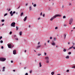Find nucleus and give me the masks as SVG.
Segmentation results:
<instances>
[{"label": "nucleus", "instance_id": "51", "mask_svg": "<svg viewBox=\"0 0 75 75\" xmlns=\"http://www.w3.org/2000/svg\"><path fill=\"white\" fill-rule=\"evenodd\" d=\"M16 40H18V38H16Z\"/></svg>", "mask_w": 75, "mask_h": 75}, {"label": "nucleus", "instance_id": "53", "mask_svg": "<svg viewBox=\"0 0 75 75\" xmlns=\"http://www.w3.org/2000/svg\"><path fill=\"white\" fill-rule=\"evenodd\" d=\"M26 67H25V68H24V69H26Z\"/></svg>", "mask_w": 75, "mask_h": 75}, {"label": "nucleus", "instance_id": "14", "mask_svg": "<svg viewBox=\"0 0 75 75\" xmlns=\"http://www.w3.org/2000/svg\"><path fill=\"white\" fill-rule=\"evenodd\" d=\"M66 36V34H64V36L65 37L64 38H65Z\"/></svg>", "mask_w": 75, "mask_h": 75}, {"label": "nucleus", "instance_id": "58", "mask_svg": "<svg viewBox=\"0 0 75 75\" xmlns=\"http://www.w3.org/2000/svg\"><path fill=\"white\" fill-rule=\"evenodd\" d=\"M73 45H75V43H73Z\"/></svg>", "mask_w": 75, "mask_h": 75}, {"label": "nucleus", "instance_id": "24", "mask_svg": "<svg viewBox=\"0 0 75 75\" xmlns=\"http://www.w3.org/2000/svg\"><path fill=\"white\" fill-rule=\"evenodd\" d=\"M5 20L4 19H3L2 20H1V22H4Z\"/></svg>", "mask_w": 75, "mask_h": 75}, {"label": "nucleus", "instance_id": "38", "mask_svg": "<svg viewBox=\"0 0 75 75\" xmlns=\"http://www.w3.org/2000/svg\"><path fill=\"white\" fill-rule=\"evenodd\" d=\"M50 40L52 39V37H50Z\"/></svg>", "mask_w": 75, "mask_h": 75}, {"label": "nucleus", "instance_id": "62", "mask_svg": "<svg viewBox=\"0 0 75 75\" xmlns=\"http://www.w3.org/2000/svg\"><path fill=\"white\" fill-rule=\"evenodd\" d=\"M73 28L75 29V27H74V28Z\"/></svg>", "mask_w": 75, "mask_h": 75}, {"label": "nucleus", "instance_id": "35", "mask_svg": "<svg viewBox=\"0 0 75 75\" xmlns=\"http://www.w3.org/2000/svg\"><path fill=\"white\" fill-rule=\"evenodd\" d=\"M2 38V36H0V39H1Z\"/></svg>", "mask_w": 75, "mask_h": 75}, {"label": "nucleus", "instance_id": "16", "mask_svg": "<svg viewBox=\"0 0 75 75\" xmlns=\"http://www.w3.org/2000/svg\"><path fill=\"white\" fill-rule=\"evenodd\" d=\"M40 46H38L36 47V48H37V49H38V48H39Z\"/></svg>", "mask_w": 75, "mask_h": 75}, {"label": "nucleus", "instance_id": "21", "mask_svg": "<svg viewBox=\"0 0 75 75\" xmlns=\"http://www.w3.org/2000/svg\"><path fill=\"white\" fill-rule=\"evenodd\" d=\"M22 34V32H20V35H21Z\"/></svg>", "mask_w": 75, "mask_h": 75}, {"label": "nucleus", "instance_id": "36", "mask_svg": "<svg viewBox=\"0 0 75 75\" xmlns=\"http://www.w3.org/2000/svg\"><path fill=\"white\" fill-rule=\"evenodd\" d=\"M1 49H4V47H3V46H1Z\"/></svg>", "mask_w": 75, "mask_h": 75}, {"label": "nucleus", "instance_id": "45", "mask_svg": "<svg viewBox=\"0 0 75 75\" xmlns=\"http://www.w3.org/2000/svg\"><path fill=\"white\" fill-rule=\"evenodd\" d=\"M11 63H13V61H11Z\"/></svg>", "mask_w": 75, "mask_h": 75}, {"label": "nucleus", "instance_id": "52", "mask_svg": "<svg viewBox=\"0 0 75 75\" xmlns=\"http://www.w3.org/2000/svg\"><path fill=\"white\" fill-rule=\"evenodd\" d=\"M4 25V24H2V26H3V25Z\"/></svg>", "mask_w": 75, "mask_h": 75}, {"label": "nucleus", "instance_id": "11", "mask_svg": "<svg viewBox=\"0 0 75 75\" xmlns=\"http://www.w3.org/2000/svg\"><path fill=\"white\" fill-rule=\"evenodd\" d=\"M5 67H3V71H5Z\"/></svg>", "mask_w": 75, "mask_h": 75}, {"label": "nucleus", "instance_id": "29", "mask_svg": "<svg viewBox=\"0 0 75 75\" xmlns=\"http://www.w3.org/2000/svg\"><path fill=\"white\" fill-rule=\"evenodd\" d=\"M15 13H16V11H13V14H15Z\"/></svg>", "mask_w": 75, "mask_h": 75}, {"label": "nucleus", "instance_id": "46", "mask_svg": "<svg viewBox=\"0 0 75 75\" xmlns=\"http://www.w3.org/2000/svg\"><path fill=\"white\" fill-rule=\"evenodd\" d=\"M43 17H45V14H44L43 15Z\"/></svg>", "mask_w": 75, "mask_h": 75}, {"label": "nucleus", "instance_id": "48", "mask_svg": "<svg viewBox=\"0 0 75 75\" xmlns=\"http://www.w3.org/2000/svg\"><path fill=\"white\" fill-rule=\"evenodd\" d=\"M27 5H28V4H26L25 6H27Z\"/></svg>", "mask_w": 75, "mask_h": 75}, {"label": "nucleus", "instance_id": "55", "mask_svg": "<svg viewBox=\"0 0 75 75\" xmlns=\"http://www.w3.org/2000/svg\"><path fill=\"white\" fill-rule=\"evenodd\" d=\"M46 42H45V45H46Z\"/></svg>", "mask_w": 75, "mask_h": 75}, {"label": "nucleus", "instance_id": "49", "mask_svg": "<svg viewBox=\"0 0 75 75\" xmlns=\"http://www.w3.org/2000/svg\"><path fill=\"white\" fill-rule=\"evenodd\" d=\"M74 46V45H73L71 47H72L73 48V47H73Z\"/></svg>", "mask_w": 75, "mask_h": 75}, {"label": "nucleus", "instance_id": "10", "mask_svg": "<svg viewBox=\"0 0 75 75\" xmlns=\"http://www.w3.org/2000/svg\"><path fill=\"white\" fill-rule=\"evenodd\" d=\"M72 21H73V19H70L69 21L70 23H71Z\"/></svg>", "mask_w": 75, "mask_h": 75}, {"label": "nucleus", "instance_id": "59", "mask_svg": "<svg viewBox=\"0 0 75 75\" xmlns=\"http://www.w3.org/2000/svg\"><path fill=\"white\" fill-rule=\"evenodd\" d=\"M68 44H69L70 42H68Z\"/></svg>", "mask_w": 75, "mask_h": 75}, {"label": "nucleus", "instance_id": "50", "mask_svg": "<svg viewBox=\"0 0 75 75\" xmlns=\"http://www.w3.org/2000/svg\"><path fill=\"white\" fill-rule=\"evenodd\" d=\"M67 25H64V26H66Z\"/></svg>", "mask_w": 75, "mask_h": 75}, {"label": "nucleus", "instance_id": "54", "mask_svg": "<svg viewBox=\"0 0 75 75\" xmlns=\"http://www.w3.org/2000/svg\"><path fill=\"white\" fill-rule=\"evenodd\" d=\"M73 49H75V47H73Z\"/></svg>", "mask_w": 75, "mask_h": 75}, {"label": "nucleus", "instance_id": "41", "mask_svg": "<svg viewBox=\"0 0 75 75\" xmlns=\"http://www.w3.org/2000/svg\"><path fill=\"white\" fill-rule=\"evenodd\" d=\"M68 54H71V52H69L68 53Z\"/></svg>", "mask_w": 75, "mask_h": 75}, {"label": "nucleus", "instance_id": "7", "mask_svg": "<svg viewBox=\"0 0 75 75\" xmlns=\"http://www.w3.org/2000/svg\"><path fill=\"white\" fill-rule=\"evenodd\" d=\"M52 42V45H53L54 46L55 45V43L54 42V41H53Z\"/></svg>", "mask_w": 75, "mask_h": 75}, {"label": "nucleus", "instance_id": "17", "mask_svg": "<svg viewBox=\"0 0 75 75\" xmlns=\"http://www.w3.org/2000/svg\"><path fill=\"white\" fill-rule=\"evenodd\" d=\"M66 58H67H67H69V56H66Z\"/></svg>", "mask_w": 75, "mask_h": 75}, {"label": "nucleus", "instance_id": "64", "mask_svg": "<svg viewBox=\"0 0 75 75\" xmlns=\"http://www.w3.org/2000/svg\"><path fill=\"white\" fill-rule=\"evenodd\" d=\"M57 75H60V74H57Z\"/></svg>", "mask_w": 75, "mask_h": 75}, {"label": "nucleus", "instance_id": "25", "mask_svg": "<svg viewBox=\"0 0 75 75\" xmlns=\"http://www.w3.org/2000/svg\"><path fill=\"white\" fill-rule=\"evenodd\" d=\"M63 18H66V16H63Z\"/></svg>", "mask_w": 75, "mask_h": 75}, {"label": "nucleus", "instance_id": "43", "mask_svg": "<svg viewBox=\"0 0 75 75\" xmlns=\"http://www.w3.org/2000/svg\"><path fill=\"white\" fill-rule=\"evenodd\" d=\"M38 56H40L41 55V54H38Z\"/></svg>", "mask_w": 75, "mask_h": 75}, {"label": "nucleus", "instance_id": "13", "mask_svg": "<svg viewBox=\"0 0 75 75\" xmlns=\"http://www.w3.org/2000/svg\"><path fill=\"white\" fill-rule=\"evenodd\" d=\"M39 65H40V67H42V65H41V63L40 62V63H39Z\"/></svg>", "mask_w": 75, "mask_h": 75}, {"label": "nucleus", "instance_id": "23", "mask_svg": "<svg viewBox=\"0 0 75 75\" xmlns=\"http://www.w3.org/2000/svg\"><path fill=\"white\" fill-rule=\"evenodd\" d=\"M29 10H31V6H30L29 7Z\"/></svg>", "mask_w": 75, "mask_h": 75}, {"label": "nucleus", "instance_id": "19", "mask_svg": "<svg viewBox=\"0 0 75 75\" xmlns=\"http://www.w3.org/2000/svg\"><path fill=\"white\" fill-rule=\"evenodd\" d=\"M46 62L47 63H49V61H48V60H46Z\"/></svg>", "mask_w": 75, "mask_h": 75}, {"label": "nucleus", "instance_id": "26", "mask_svg": "<svg viewBox=\"0 0 75 75\" xmlns=\"http://www.w3.org/2000/svg\"><path fill=\"white\" fill-rule=\"evenodd\" d=\"M3 40H1L0 41V43H3Z\"/></svg>", "mask_w": 75, "mask_h": 75}, {"label": "nucleus", "instance_id": "18", "mask_svg": "<svg viewBox=\"0 0 75 75\" xmlns=\"http://www.w3.org/2000/svg\"><path fill=\"white\" fill-rule=\"evenodd\" d=\"M23 13H21V16H22V15H23Z\"/></svg>", "mask_w": 75, "mask_h": 75}, {"label": "nucleus", "instance_id": "31", "mask_svg": "<svg viewBox=\"0 0 75 75\" xmlns=\"http://www.w3.org/2000/svg\"><path fill=\"white\" fill-rule=\"evenodd\" d=\"M54 40H57L56 38H54Z\"/></svg>", "mask_w": 75, "mask_h": 75}, {"label": "nucleus", "instance_id": "32", "mask_svg": "<svg viewBox=\"0 0 75 75\" xmlns=\"http://www.w3.org/2000/svg\"><path fill=\"white\" fill-rule=\"evenodd\" d=\"M32 70H31V71H30V74H31V73H32Z\"/></svg>", "mask_w": 75, "mask_h": 75}, {"label": "nucleus", "instance_id": "1", "mask_svg": "<svg viewBox=\"0 0 75 75\" xmlns=\"http://www.w3.org/2000/svg\"><path fill=\"white\" fill-rule=\"evenodd\" d=\"M6 59L5 58H0V61L3 62L5 61L6 60Z\"/></svg>", "mask_w": 75, "mask_h": 75}, {"label": "nucleus", "instance_id": "30", "mask_svg": "<svg viewBox=\"0 0 75 75\" xmlns=\"http://www.w3.org/2000/svg\"><path fill=\"white\" fill-rule=\"evenodd\" d=\"M12 34V32H10V35H11Z\"/></svg>", "mask_w": 75, "mask_h": 75}, {"label": "nucleus", "instance_id": "57", "mask_svg": "<svg viewBox=\"0 0 75 75\" xmlns=\"http://www.w3.org/2000/svg\"><path fill=\"white\" fill-rule=\"evenodd\" d=\"M45 55H46V53H45Z\"/></svg>", "mask_w": 75, "mask_h": 75}, {"label": "nucleus", "instance_id": "5", "mask_svg": "<svg viewBox=\"0 0 75 75\" xmlns=\"http://www.w3.org/2000/svg\"><path fill=\"white\" fill-rule=\"evenodd\" d=\"M55 18V16H54L53 17H52V18L50 19V21H53L54 19Z\"/></svg>", "mask_w": 75, "mask_h": 75}, {"label": "nucleus", "instance_id": "61", "mask_svg": "<svg viewBox=\"0 0 75 75\" xmlns=\"http://www.w3.org/2000/svg\"><path fill=\"white\" fill-rule=\"evenodd\" d=\"M26 50H25V52H26Z\"/></svg>", "mask_w": 75, "mask_h": 75}, {"label": "nucleus", "instance_id": "12", "mask_svg": "<svg viewBox=\"0 0 75 75\" xmlns=\"http://www.w3.org/2000/svg\"><path fill=\"white\" fill-rule=\"evenodd\" d=\"M45 59H47V60H49V57H46Z\"/></svg>", "mask_w": 75, "mask_h": 75}, {"label": "nucleus", "instance_id": "27", "mask_svg": "<svg viewBox=\"0 0 75 75\" xmlns=\"http://www.w3.org/2000/svg\"><path fill=\"white\" fill-rule=\"evenodd\" d=\"M33 6L34 7H36V4H35L33 5Z\"/></svg>", "mask_w": 75, "mask_h": 75}, {"label": "nucleus", "instance_id": "8", "mask_svg": "<svg viewBox=\"0 0 75 75\" xmlns=\"http://www.w3.org/2000/svg\"><path fill=\"white\" fill-rule=\"evenodd\" d=\"M13 53L14 54H16V50L13 51Z\"/></svg>", "mask_w": 75, "mask_h": 75}, {"label": "nucleus", "instance_id": "9", "mask_svg": "<svg viewBox=\"0 0 75 75\" xmlns=\"http://www.w3.org/2000/svg\"><path fill=\"white\" fill-rule=\"evenodd\" d=\"M27 16L25 17V18H24V21H26V20H27Z\"/></svg>", "mask_w": 75, "mask_h": 75}, {"label": "nucleus", "instance_id": "15", "mask_svg": "<svg viewBox=\"0 0 75 75\" xmlns=\"http://www.w3.org/2000/svg\"><path fill=\"white\" fill-rule=\"evenodd\" d=\"M69 6H72V4L71 3H69Z\"/></svg>", "mask_w": 75, "mask_h": 75}, {"label": "nucleus", "instance_id": "2", "mask_svg": "<svg viewBox=\"0 0 75 75\" xmlns=\"http://www.w3.org/2000/svg\"><path fill=\"white\" fill-rule=\"evenodd\" d=\"M12 46V45H11V44H9L8 45V48H13L14 46H12Z\"/></svg>", "mask_w": 75, "mask_h": 75}, {"label": "nucleus", "instance_id": "39", "mask_svg": "<svg viewBox=\"0 0 75 75\" xmlns=\"http://www.w3.org/2000/svg\"><path fill=\"white\" fill-rule=\"evenodd\" d=\"M28 74L27 73H26V74H25V75H28Z\"/></svg>", "mask_w": 75, "mask_h": 75}, {"label": "nucleus", "instance_id": "44", "mask_svg": "<svg viewBox=\"0 0 75 75\" xmlns=\"http://www.w3.org/2000/svg\"><path fill=\"white\" fill-rule=\"evenodd\" d=\"M69 71V70H67V72H68Z\"/></svg>", "mask_w": 75, "mask_h": 75}, {"label": "nucleus", "instance_id": "60", "mask_svg": "<svg viewBox=\"0 0 75 75\" xmlns=\"http://www.w3.org/2000/svg\"><path fill=\"white\" fill-rule=\"evenodd\" d=\"M71 23H70L69 22V24H70L71 25Z\"/></svg>", "mask_w": 75, "mask_h": 75}, {"label": "nucleus", "instance_id": "37", "mask_svg": "<svg viewBox=\"0 0 75 75\" xmlns=\"http://www.w3.org/2000/svg\"><path fill=\"white\" fill-rule=\"evenodd\" d=\"M58 29V27H56L55 28V29Z\"/></svg>", "mask_w": 75, "mask_h": 75}, {"label": "nucleus", "instance_id": "3", "mask_svg": "<svg viewBox=\"0 0 75 75\" xmlns=\"http://www.w3.org/2000/svg\"><path fill=\"white\" fill-rule=\"evenodd\" d=\"M16 23L15 22L14 23H12L11 24V26H13V27H14L15 26V25Z\"/></svg>", "mask_w": 75, "mask_h": 75}, {"label": "nucleus", "instance_id": "34", "mask_svg": "<svg viewBox=\"0 0 75 75\" xmlns=\"http://www.w3.org/2000/svg\"><path fill=\"white\" fill-rule=\"evenodd\" d=\"M11 10V9L10 8H9L8 10V11H10Z\"/></svg>", "mask_w": 75, "mask_h": 75}, {"label": "nucleus", "instance_id": "20", "mask_svg": "<svg viewBox=\"0 0 75 75\" xmlns=\"http://www.w3.org/2000/svg\"><path fill=\"white\" fill-rule=\"evenodd\" d=\"M8 14V13H6L4 15V16H6V15H7Z\"/></svg>", "mask_w": 75, "mask_h": 75}, {"label": "nucleus", "instance_id": "4", "mask_svg": "<svg viewBox=\"0 0 75 75\" xmlns=\"http://www.w3.org/2000/svg\"><path fill=\"white\" fill-rule=\"evenodd\" d=\"M54 16V17L56 18L57 17H61L62 16L61 15L59 14H56Z\"/></svg>", "mask_w": 75, "mask_h": 75}, {"label": "nucleus", "instance_id": "22", "mask_svg": "<svg viewBox=\"0 0 75 75\" xmlns=\"http://www.w3.org/2000/svg\"><path fill=\"white\" fill-rule=\"evenodd\" d=\"M54 73L53 72H52L51 73V74H52V75H53L54 74Z\"/></svg>", "mask_w": 75, "mask_h": 75}, {"label": "nucleus", "instance_id": "47", "mask_svg": "<svg viewBox=\"0 0 75 75\" xmlns=\"http://www.w3.org/2000/svg\"><path fill=\"white\" fill-rule=\"evenodd\" d=\"M40 44V42H38V45H39Z\"/></svg>", "mask_w": 75, "mask_h": 75}, {"label": "nucleus", "instance_id": "6", "mask_svg": "<svg viewBox=\"0 0 75 75\" xmlns=\"http://www.w3.org/2000/svg\"><path fill=\"white\" fill-rule=\"evenodd\" d=\"M13 11H11V12H10V14L11 15V16H13Z\"/></svg>", "mask_w": 75, "mask_h": 75}, {"label": "nucleus", "instance_id": "33", "mask_svg": "<svg viewBox=\"0 0 75 75\" xmlns=\"http://www.w3.org/2000/svg\"><path fill=\"white\" fill-rule=\"evenodd\" d=\"M66 50L65 49H64L63 50V51L64 52H66Z\"/></svg>", "mask_w": 75, "mask_h": 75}, {"label": "nucleus", "instance_id": "56", "mask_svg": "<svg viewBox=\"0 0 75 75\" xmlns=\"http://www.w3.org/2000/svg\"><path fill=\"white\" fill-rule=\"evenodd\" d=\"M30 27H31V26L30 25H29V27L30 28Z\"/></svg>", "mask_w": 75, "mask_h": 75}, {"label": "nucleus", "instance_id": "40", "mask_svg": "<svg viewBox=\"0 0 75 75\" xmlns=\"http://www.w3.org/2000/svg\"><path fill=\"white\" fill-rule=\"evenodd\" d=\"M42 12L40 13V15H41V16H42Z\"/></svg>", "mask_w": 75, "mask_h": 75}, {"label": "nucleus", "instance_id": "63", "mask_svg": "<svg viewBox=\"0 0 75 75\" xmlns=\"http://www.w3.org/2000/svg\"><path fill=\"white\" fill-rule=\"evenodd\" d=\"M34 51L36 52V51H35V50H34Z\"/></svg>", "mask_w": 75, "mask_h": 75}, {"label": "nucleus", "instance_id": "42", "mask_svg": "<svg viewBox=\"0 0 75 75\" xmlns=\"http://www.w3.org/2000/svg\"><path fill=\"white\" fill-rule=\"evenodd\" d=\"M72 48V47H70V48H69V49L70 50V49H71Z\"/></svg>", "mask_w": 75, "mask_h": 75}, {"label": "nucleus", "instance_id": "28", "mask_svg": "<svg viewBox=\"0 0 75 75\" xmlns=\"http://www.w3.org/2000/svg\"><path fill=\"white\" fill-rule=\"evenodd\" d=\"M16 30H17L18 29V28L17 26L16 27Z\"/></svg>", "mask_w": 75, "mask_h": 75}]
</instances>
